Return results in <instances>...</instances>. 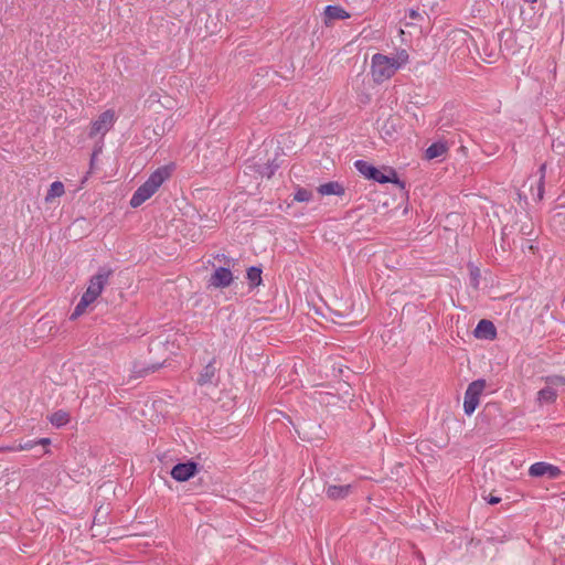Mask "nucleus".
<instances>
[{
    "label": "nucleus",
    "instance_id": "obj_25",
    "mask_svg": "<svg viewBox=\"0 0 565 565\" xmlns=\"http://www.w3.org/2000/svg\"><path fill=\"white\" fill-rule=\"evenodd\" d=\"M51 443V440L49 438H41L36 441V445H43V446H46Z\"/></svg>",
    "mask_w": 565,
    "mask_h": 565
},
{
    "label": "nucleus",
    "instance_id": "obj_19",
    "mask_svg": "<svg viewBox=\"0 0 565 565\" xmlns=\"http://www.w3.org/2000/svg\"><path fill=\"white\" fill-rule=\"evenodd\" d=\"M214 375H215V367H214L213 363H209L207 365H205V367L199 375L198 383L201 385L211 383Z\"/></svg>",
    "mask_w": 565,
    "mask_h": 565
},
{
    "label": "nucleus",
    "instance_id": "obj_7",
    "mask_svg": "<svg viewBox=\"0 0 565 565\" xmlns=\"http://www.w3.org/2000/svg\"><path fill=\"white\" fill-rule=\"evenodd\" d=\"M529 475L535 478L548 477L551 479H555L561 475V469L554 465L539 461L530 467Z\"/></svg>",
    "mask_w": 565,
    "mask_h": 565
},
{
    "label": "nucleus",
    "instance_id": "obj_2",
    "mask_svg": "<svg viewBox=\"0 0 565 565\" xmlns=\"http://www.w3.org/2000/svg\"><path fill=\"white\" fill-rule=\"evenodd\" d=\"M110 275L111 271L109 269L100 268L94 276L90 277L85 292L83 294L79 302L76 305L70 317L71 320H76L92 303L97 300L108 284Z\"/></svg>",
    "mask_w": 565,
    "mask_h": 565
},
{
    "label": "nucleus",
    "instance_id": "obj_4",
    "mask_svg": "<svg viewBox=\"0 0 565 565\" xmlns=\"http://www.w3.org/2000/svg\"><path fill=\"white\" fill-rule=\"evenodd\" d=\"M354 166L356 170L369 180H373L379 183H390L397 181L396 172L393 169H377L364 160H356Z\"/></svg>",
    "mask_w": 565,
    "mask_h": 565
},
{
    "label": "nucleus",
    "instance_id": "obj_5",
    "mask_svg": "<svg viewBox=\"0 0 565 565\" xmlns=\"http://www.w3.org/2000/svg\"><path fill=\"white\" fill-rule=\"evenodd\" d=\"M484 388V380H476L468 385L463 399V411L466 415L470 416L473 414L480 403V396L482 395Z\"/></svg>",
    "mask_w": 565,
    "mask_h": 565
},
{
    "label": "nucleus",
    "instance_id": "obj_27",
    "mask_svg": "<svg viewBox=\"0 0 565 565\" xmlns=\"http://www.w3.org/2000/svg\"><path fill=\"white\" fill-rule=\"evenodd\" d=\"M172 124H173V122H172V120H171V119H169V127H171V126H172Z\"/></svg>",
    "mask_w": 565,
    "mask_h": 565
},
{
    "label": "nucleus",
    "instance_id": "obj_3",
    "mask_svg": "<svg viewBox=\"0 0 565 565\" xmlns=\"http://www.w3.org/2000/svg\"><path fill=\"white\" fill-rule=\"evenodd\" d=\"M171 175V168L162 166L156 169L149 178L142 183L132 194L130 199V205L138 207L149 200L158 189L167 181Z\"/></svg>",
    "mask_w": 565,
    "mask_h": 565
},
{
    "label": "nucleus",
    "instance_id": "obj_21",
    "mask_svg": "<svg viewBox=\"0 0 565 565\" xmlns=\"http://www.w3.org/2000/svg\"><path fill=\"white\" fill-rule=\"evenodd\" d=\"M311 198L312 193L303 188H298L294 195V200L297 202H309Z\"/></svg>",
    "mask_w": 565,
    "mask_h": 565
},
{
    "label": "nucleus",
    "instance_id": "obj_26",
    "mask_svg": "<svg viewBox=\"0 0 565 565\" xmlns=\"http://www.w3.org/2000/svg\"><path fill=\"white\" fill-rule=\"evenodd\" d=\"M500 500H501V499H500V498H498V497H490V498H489V500H488V502H489L490 504H497V503H499V502H500Z\"/></svg>",
    "mask_w": 565,
    "mask_h": 565
},
{
    "label": "nucleus",
    "instance_id": "obj_15",
    "mask_svg": "<svg viewBox=\"0 0 565 565\" xmlns=\"http://www.w3.org/2000/svg\"><path fill=\"white\" fill-rule=\"evenodd\" d=\"M324 14L329 20H344L350 18V13H348L339 6H327L324 9Z\"/></svg>",
    "mask_w": 565,
    "mask_h": 565
},
{
    "label": "nucleus",
    "instance_id": "obj_12",
    "mask_svg": "<svg viewBox=\"0 0 565 565\" xmlns=\"http://www.w3.org/2000/svg\"><path fill=\"white\" fill-rule=\"evenodd\" d=\"M448 151V145L445 141H436L431 143L425 151V158L433 160L443 157Z\"/></svg>",
    "mask_w": 565,
    "mask_h": 565
},
{
    "label": "nucleus",
    "instance_id": "obj_10",
    "mask_svg": "<svg viewBox=\"0 0 565 565\" xmlns=\"http://www.w3.org/2000/svg\"><path fill=\"white\" fill-rule=\"evenodd\" d=\"M497 334L494 324L489 320H480L475 329V335L482 339H494Z\"/></svg>",
    "mask_w": 565,
    "mask_h": 565
},
{
    "label": "nucleus",
    "instance_id": "obj_18",
    "mask_svg": "<svg viewBox=\"0 0 565 565\" xmlns=\"http://www.w3.org/2000/svg\"><path fill=\"white\" fill-rule=\"evenodd\" d=\"M65 192L64 184L61 181H55L50 185L45 201L50 202L55 198L62 196Z\"/></svg>",
    "mask_w": 565,
    "mask_h": 565
},
{
    "label": "nucleus",
    "instance_id": "obj_17",
    "mask_svg": "<svg viewBox=\"0 0 565 565\" xmlns=\"http://www.w3.org/2000/svg\"><path fill=\"white\" fill-rule=\"evenodd\" d=\"M70 422V414L65 411H57L50 416V423L55 427L65 426Z\"/></svg>",
    "mask_w": 565,
    "mask_h": 565
},
{
    "label": "nucleus",
    "instance_id": "obj_14",
    "mask_svg": "<svg viewBox=\"0 0 565 565\" xmlns=\"http://www.w3.org/2000/svg\"><path fill=\"white\" fill-rule=\"evenodd\" d=\"M318 192L321 195H342L344 193V189L338 182H328L319 185Z\"/></svg>",
    "mask_w": 565,
    "mask_h": 565
},
{
    "label": "nucleus",
    "instance_id": "obj_8",
    "mask_svg": "<svg viewBox=\"0 0 565 565\" xmlns=\"http://www.w3.org/2000/svg\"><path fill=\"white\" fill-rule=\"evenodd\" d=\"M198 470V466L195 462H182L175 465L171 470V476L177 481H186L192 478Z\"/></svg>",
    "mask_w": 565,
    "mask_h": 565
},
{
    "label": "nucleus",
    "instance_id": "obj_11",
    "mask_svg": "<svg viewBox=\"0 0 565 565\" xmlns=\"http://www.w3.org/2000/svg\"><path fill=\"white\" fill-rule=\"evenodd\" d=\"M556 387L552 384H546V386L541 388L536 395V402L540 405L553 404L556 401Z\"/></svg>",
    "mask_w": 565,
    "mask_h": 565
},
{
    "label": "nucleus",
    "instance_id": "obj_20",
    "mask_svg": "<svg viewBox=\"0 0 565 565\" xmlns=\"http://www.w3.org/2000/svg\"><path fill=\"white\" fill-rule=\"evenodd\" d=\"M546 164L543 163L540 167V181L537 186L536 199L542 200L544 195V179H545Z\"/></svg>",
    "mask_w": 565,
    "mask_h": 565
},
{
    "label": "nucleus",
    "instance_id": "obj_13",
    "mask_svg": "<svg viewBox=\"0 0 565 565\" xmlns=\"http://www.w3.org/2000/svg\"><path fill=\"white\" fill-rule=\"evenodd\" d=\"M350 492H351L350 484H345V486L332 484V486H329L326 490L328 498H330L332 500L343 499V498L348 497L350 494Z\"/></svg>",
    "mask_w": 565,
    "mask_h": 565
},
{
    "label": "nucleus",
    "instance_id": "obj_23",
    "mask_svg": "<svg viewBox=\"0 0 565 565\" xmlns=\"http://www.w3.org/2000/svg\"><path fill=\"white\" fill-rule=\"evenodd\" d=\"M479 270L478 269H475L471 271V282L473 284L475 287H478V284H479Z\"/></svg>",
    "mask_w": 565,
    "mask_h": 565
},
{
    "label": "nucleus",
    "instance_id": "obj_6",
    "mask_svg": "<svg viewBox=\"0 0 565 565\" xmlns=\"http://www.w3.org/2000/svg\"><path fill=\"white\" fill-rule=\"evenodd\" d=\"M116 121V114L113 109H107L104 113L99 115V117L93 121L89 137H95L97 135H100L102 137L105 136L114 126Z\"/></svg>",
    "mask_w": 565,
    "mask_h": 565
},
{
    "label": "nucleus",
    "instance_id": "obj_16",
    "mask_svg": "<svg viewBox=\"0 0 565 565\" xmlns=\"http://www.w3.org/2000/svg\"><path fill=\"white\" fill-rule=\"evenodd\" d=\"M246 277H247L248 284L252 288L258 287L263 281L262 269L259 267H255V266L249 267L247 269Z\"/></svg>",
    "mask_w": 565,
    "mask_h": 565
},
{
    "label": "nucleus",
    "instance_id": "obj_1",
    "mask_svg": "<svg viewBox=\"0 0 565 565\" xmlns=\"http://www.w3.org/2000/svg\"><path fill=\"white\" fill-rule=\"evenodd\" d=\"M409 61L406 50H399L395 55L388 56L376 53L371 60V75L375 83L381 84L392 78L395 73Z\"/></svg>",
    "mask_w": 565,
    "mask_h": 565
},
{
    "label": "nucleus",
    "instance_id": "obj_22",
    "mask_svg": "<svg viewBox=\"0 0 565 565\" xmlns=\"http://www.w3.org/2000/svg\"><path fill=\"white\" fill-rule=\"evenodd\" d=\"M546 384H552L555 387L565 386V377L561 375H551L544 379Z\"/></svg>",
    "mask_w": 565,
    "mask_h": 565
},
{
    "label": "nucleus",
    "instance_id": "obj_24",
    "mask_svg": "<svg viewBox=\"0 0 565 565\" xmlns=\"http://www.w3.org/2000/svg\"><path fill=\"white\" fill-rule=\"evenodd\" d=\"M36 445V441H26L25 444L21 445L20 446V449L21 450H29V449H32L34 446Z\"/></svg>",
    "mask_w": 565,
    "mask_h": 565
},
{
    "label": "nucleus",
    "instance_id": "obj_9",
    "mask_svg": "<svg viewBox=\"0 0 565 565\" xmlns=\"http://www.w3.org/2000/svg\"><path fill=\"white\" fill-rule=\"evenodd\" d=\"M233 281V274L228 268L218 267L210 278V286L215 288L228 287Z\"/></svg>",
    "mask_w": 565,
    "mask_h": 565
}]
</instances>
